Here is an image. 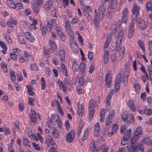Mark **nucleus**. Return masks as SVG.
I'll use <instances>...</instances> for the list:
<instances>
[{
  "label": "nucleus",
  "mask_w": 152,
  "mask_h": 152,
  "mask_svg": "<svg viewBox=\"0 0 152 152\" xmlns=\"http://www.w3.org/2000/svg\"><path fill=\"white\" fill-rule=\"evenodd\" d=\"M124 35V31L123 30H121L118 34L116 42L115 50L118 51L121 58L122 59L124 56L125 48L124 46L121 47V45L122 40Z\"/></svg>",
  "instance_id": "obj_1"
},
{
  "label": "nucleus",
  "mask_w": 152,
  "mask_h": 152,
  "mask_svg": "<svg viewBox=\"0 0 152 152\" xmlns=\"http://www.w3.org/2000/svg\"><path fill=\"white\" fill-rule=\"evenodd\" d=\"M130 67L129 66L126 65L124 70H121L118 73L116 78L115 80L118 82L123 81V84L126 86L127 83V77L129 75Z\"/></svg>",
  "instance_id": "obj_2"
},
{
  "label": "nucleus",
  "mask_w": 152,
  "mask_h": 152,
  "mask_svg": "<svg viewBox=\"0 0 152 152\" xmlns=\"http://www.w3.org/2000/svg\"><path fill=\"white\" fill-rule=\"evenodd\" d=\"M56 25L55 19H53L47 21L46 26H40V29L42 31V35L44 36L46 35V32H50L51 31L53 26H56Z\"/></svg>",
  "instance_id": "obj_3"
},
{
  "label": "nucleus",
  "mask_w": 152,
  "mask_h": 152,
  "mask_svg": "<svg viewBox=\"0 0 152 152\" xmlns=\"http://www.w3.org/2000/svg\"><path fill=\"white\" fill-rule=\"evenodd\" d=\"M97 104L96 102L93 99H91L89 102V120H91L93 118L94 113V107L97 106Z\"/></svg>",
  "instance_id": "obj_4"
},
{
  "label": "nucleus",
  "mask_w": 152,
  "mask_h": 152,
  "mask_svg": "<svg viewBox=\"0 0 152 152\" xmlns=\"http://www.w3.org/2000/svg\"><path fill=\"white\" fill-rule=\"evenodd\" d=\"M142 133V129L140 126H138L135 129L134 132V137H132L130 139L131 142L132 144H134L136 143L137 141L136 140L137 138V137L138 135H141Z\"/></svg>",
  "instance_id": "obj_5"
},
{
  "label": "nucleus",
  "mask_w": 152,
  "mask_h": 152,
  "mask_svg": "<svg viewBox=\"0 0 152 152\" xmlns=\"http://www.w3.org/2000/svg\"><path fill=\"white\" fill-rule=\"evenodd\" d=\"M117 1L116 0H112L109 4L107 12L110 15L111 14L112 9H115L117 6Z\"/></svg>",
  "instance_id": "obj_6"
},
{
  "label": "nucleus",
  "mask_w": 152,
  "mask_h": 152,
  "mask_svg": "<svg viewBox=\"0 0 152 152\" xmlns=\"http://www.w3.org/2000/svg\"><path fill=\"white\" fill-rule=\"evenodd\" d=\"M75 135V132L74 130L71 131L68 133L66 136V141L69 143L72 142L74 140Z\"/></svg>",
  "instance_id": "obj_7"
},
{
  "label": "nucleus",
  "mask_w": 152,
  "mask_h": 152,
  "mask_svg": "<svg viewBox=\"0 0 152 152\" xmlns=\"http://www.w3.org/2000/svg\"><path fill=\"white\" fill-rule=\"evenodd\" d=\"M136 24L142 30L145 29L147 27L146 22L145 20L139 18L137 20Z\"/></svg>",
  "instance_id": "obj_8"
},
{
  "label": "nucleus",
  "mask_w": 152,
  "mask_h": 152,
  "mask_svg": "<svg viewBox=\"0 0 152 152\" xmlns=\"http://www.w3.org/2000/svg\"><path fill=\"white\" fill-rule=\"evenodd\" d=\"M32 116L30 117L31 121L33 122H35L37 120L40 121V118L39 115L36 113V111L34 110H31Z\"/></svg>",
  "instance_id": "obj_9"
},
{
  "label": "nucleus",
  "mask_w": 152,
  "mask_h": 152,
  "mask_svg": "<svg viewBox=\"0 0 152 152\" xmlns=\"http://www.w3.org/2000/svg\"><path fill=\"white\" fill-rule=\"evenodd\" d=\"M106 10V7L103 5H101L99 8V21H101L104 15V12Z\"/></svg>",
  "instance_id": "obj_10"
},
{
  "label": "nucleus",
  "mask_w": 152,
  "mask_h": 152,
  "mask_svg": "<svg viewBox=\"0 0 152 152\" xmlns=\"http://www.w3.org/2000/svg\"><path fill=\"white\" fill-rule=\"evenodd\" d=\"M140 7L136 3L134 4L133 8L132 9V12L133 14L135 15L136 17L137 18V17L140 14Z\"/></svg>",
  "instance_id": "obj_11"
},
{
  "label": "nucleus",
  "mask_w": 152,
  "mask_h": 152,
  "mask_svg": "<svg viewBox=\"0 0 152 152\" xmlns=\"http://www.w3.org/2000/svg\"><path fill=\"white\" fill-rule=\"evenodd\" d=\"M45 142L47 144L48 147H50V145H52L54 144H56L52 137L49 135H47Z\"/></svg>",
  "instance_id": "obj_12"
},
{
  "label": "nucleus",
  "mask_w": 152,
  "mask_h": 152,
  "mask_svg": "<svg viewBox=\"0 0 152 152\" xmlns=\"http://www.w3.org/2000/svg\"><path fill=\"white\" fill-rule=\"evenodd\" d=\"M122 22L126 23V22L129 17L127 9L126 8L124 9L122 12Z\"/></svg>",
  "instance_id": "obj_13"
},
{
  "label": "nucleus",
  "mask_w": 152,
  "mask_h": 152,
  "mask_svg": "<svg viewBox=\"0 0 152 152\" xmlns=\"http://www.w3.org/2000/svg\"><path fill=\"white\" fill-rule=\"evenodd\" d=\"M53 4V1L49 0L47 1L44 6V10L46 11L47 12L50 11Z\"/></svg>",
  "instance_id": "obj_14"
},
{
  "label": "nucleus",
  "mask_w": 152,
  "mask_h": 152,
  "mask_svg": "<svg viewBox=\"0 0 152 152\" xmlns=\"http://www.w3.org/2000/svg\"><path fill=\"white\" fill-rule=\"evenodd\" d=\"M106 86L107 87H109L112 81L111 77L110 75L107 74L105 76Z\"/></svg>",
  "instance_id": "obj_15"
},
{
  "label": "nucleus",
  "mask_w": 152,
  "mask_h": 152,
  "mask_svg": "<svg viewBox=\"0 0 152 152\" xmlns=\"http://www.w3.org/2000/svg\"><path fill=\"white\" fill-rule=\"evenodd\" d=\"M80 72L83 73V75H85V69L86 67V65L85 63L80 62L78 67Z\"/></svg>",
  "instance_id": "obj_16"
},
{
  "label": "nucleus",
  "mask_w": 152,
  "mask_h": 152,
  "mask_svg": "<svg viewBox=\"0 0 152 152\" xmlns=\"http://www.w3.org/2000/svg\"><path fill=\"white\" fill-rule=\"evenodd\" d=\"M131 129H128L124 134L123 138H125L126 140H128L131 136Z\"/></svg>",
  "instance_id": "obj_17"
},
{
  "label": "nucleus",
  "mask_w": 152,
  "mask_h": 152,
  "mask_svg": "<svg viewBox=\"0 0 152 152\" xmlns=\"http://www.w3.org/2000/svg\"><path fill=\"white\" fill-rule=\"evenodd\" d=\"M134 121V115L132 113H131L129 115L127 120L125 121V122L127 124H130L131 123L133 124Z\"/></svg>",
  "instance_id": "obj_18"
},
{
  "label": "nucleus",
  "mask_w": 152,
  "mask_h": 152,
  "mask_svg": "<svg viewBox=\"0 0 152 152\" xmlns=\"http://www.w3.org/2000/svg\"><path fill=\"white\" fill-rule=\"evenodd\" d=\"M137 21L136 18H134L133 20L132 21V23L129 27V31L134 32V24Z\"/></svg>",
  "instance_id": "obj_19"
},
{
  "label": "nucleus",
  "mask_w": 152,
  "mask_h": 152,
  "mask_svg": "<svg viewBox=\"0 0 152 152\" xmlns=\"http://www.w3.org/2000/svg\"><path fill=\"white\" fill-rule=\"evenodd\" d=\"M117 25L115 23L112 24L110 29V34H115L117 31Z\"/></svg>",
  "instance_id": "obj_20"
},
{
  "label": "nucleus",
  "mask_w": 152,
  "mask_h": 152,
  "mask_svg": "<svg viewBox=\"0 0 152 152\" xmlns=\"http://www.w3.org/2000/svg\"><path fill=\"white\" fill-rule=\"evenodd\" d=\"M49 44L50 46V48H49L50 52V50L52 51L56 49L57 46L55 43L50 40L49 41Z\"/></svg>",
  "instance_id": "obj_21"
},
{
  "label": "nucleus",
  "mask_w": 152,
  "mask_h": 152,
  "mask_svg": "<svg viewBox=\"0 0 152 152\" xmlns=\"http://www.w3.org/2000/svg\"><path fill=\"white\" fill-rule=\"evenodd\" d=\"M7 4L10 8H16V5L12 0H7Z\"/></svg>",
  "instance_id": "obj_22"
},
{
  "label": "nucleus",
  "mask_w": 152,
  "mask_h": 152,
  "mask_svg": "<svg viewBox=\"0 0 152 152\" xmlns=\"http://www.w3.org/2000/svg\"><path fill=\"white\" fill-rule=\"evenodd\" d=\"M128 103L129 107L132 110V111L135 112L136 110V108L133 101L132 100H129L128 101Z\"/></svg>",
  "instance_id": "obj_23"
},
{
  "label": "nucleus",
  "mask_w": 152,
  "mask_h": 152,
  "mask_svg": "<svg viewBox=\"0 0 152 152\" xmlns=\"http://www.w3.org/2000/svg\"><path fill=\"white\" fill-rule=\"evenodd\" d=\"M53 136L55 138H58L59 136L58 131L55 128H53L52 130Z\"/></svg>",
  "instance_id": "obj_24"
},
{
  "label": "nucleus",
  "mask_w": 152,
  "mask_h": 152,
  "mask_svg": "<svg viewBox=\"0 0 152 152\" xmlns=\"http://www.w3.org/2000/svg\"><path fill=\"white\" fill-rule=\"evenodd\" d=\"M64 83L66 87L68 88L70 91L72 89V86L69 80V79L67 78H66L64 80Z\"/></svg>",
  "instance_id": "obj_25"
},
{
  "label": "nucleus",
  "mask_w": 152,
  "mask_h": 152,
  "mask_svg": "<svg viewBox=\"0 0 152 152\" xmlns=\"http://www.w3.org/2000/svg\"><path fill=\"white\" fill-rule=\"evenodd\" d=\"M109 57V53L107 52H104V63L106 64L107 63Z\"/></svg>",
  "instance_id": "obj_26"
},
{
  "label": "nucleus",
  "mask_w": 152,
  "mask_h": 152,
  "mask_svg": "<svg viewBox=\"0 0 152 152\" xmlns=\"http://www.w3.org/2000/svg\"><path fill=\"white\" fill-rule=\"evenodd\" d=\"M38 4H33L32 5V9L34 12L36 14H37L39 10V6Z\"/></svg>",
  "instance_id": "obj_27"
},
{
  "label": "nucleus",
  "mask_w": 152,
  "mask_h": 152,
  "mask_svg": "<svg viewBox=\"0 0 152 152\" xmlns=\"http://www.w3.org/2000/svg\"><path fill=\"white\" fill-rule=\"evenodd\" d=\"M59 55L61 56L60 59L61 62H64L65 59V52L64 50H61L59 52Z\"/></svg>",
  "instance_id": "obj_28"
},
{
  "label": "nucleus",
  "mask_w": 152,
  "mask_h": 152,
  "mask_svg": "<svg viewBox=\"0 0 152 152\" xmlns=\"http://www.w3.org/2000/svg\"><path fill=\"white\" fill-rule=\"evenodd\" d=\"M88 129L87 128H86L83 134L82 137V140L83 141L86 139L88 138Z\"/></svg>",
  "instance_id": "obj_29"
},
{
  "label": "nucleus",
  "mask_w": 152,
  "mask_h": 152,
  "mask_svg": "<svg viewBox=\"0 0 152 152\" xmlns=\"http://www.w3.org/2000/svg\"><path fill=\"white\" fill-rule=\"evenodd\" d=\"M143 142L147 145L151 146L152 145V141L148 137H145L143 139Z\"/></svg>",
  "instance_id": "obj_30"
},
{
  "label": "nucleus",
  "mask_w": 152,
  "mask_h": 152,
  "mask_svg": "<svg viewBox=\"0 0 152 152\" xmlns=\"http://www.w3.org/2000/svg\"><path fill=\"white\" fill-rule=\"evenodd\" d=\"M57 33L58 36L63 41H64L66 39V37L61 30L57 31Z\"/></svg>",
  "instance_id": "obj_31"
},
{
  "label": "nucleus",
  "mask_w": 152,
  "mask_h": 152,
  "mask_svg": "<svg viewBox=\"0 0 152 152\" xmlns=\"http://www.w3.org/2000/svg\"><path fill=\"white\" fill-rule=\"evenodd\" d=\"M52 146L49 150V152H58L57 151V145L56 144L52 145Z\"/></svg>",
  "instance_id": "obj_32"
},
{
  "label": "nucleus",
  "mask_w": 152,
  "mask_h": 152,
  "mask_svg": "<svg viewBox=\"0 0 152 152\" xmlns=\"http://www.w3.org/2000/svg\"><path fill=\"white\" fill-rule=\"evenodd\" d=\"M84 113V104H83L81 105V108H78V113L79 115L80 114H81V116H82L83 115Z\"/></svg>",
  "instance_id": "obj_33"
},
{
  "label": "nucleus",
  "mask_w": 152,
  "mask_h": 152,
  "mask_svg": "<svg viewBox=\"0 0 152 152\" xmlns=\"http://www.w3.org/2000/svg\"><path fill=\"white\" fill-rule=\"evenodd\" d=\"M137 43L139 46L141 48L142 50L144 52L145 49L143 41L141 40H139L138 41Z\"/></svg>",
  "instance_id": "obj_34"
},
{
  "label": "nucleus",
  "mask_w": 152,
  "mask_h": 152,
  "mask_svg": "<svg viewBox=\"0 0 152 152\" xmlns=\"http://www.w3.org/2000/svg\"><path fill=\"white\" fill-rule=\"evenodd\" d=\"M57 107L58 110L59 112L62 115H64V112L62 110V107L61 106L59 102H57Z\"/></svg>",
  "instance_id": "obj_35"
},
{
  "label": "nucleus",
  "mask_w": 152,
  "mask_h": 152,
  "mask_svg": "<svg viewBox=\"0 0 152 152\" xmlns=\"http://www.w3.org/2000/svg\"><path fill=\"white\" fill-rule=\"evenodd\" d=\"M112 118V115L111 114H109L108 117L106 119V125H109L111 122V120Z\"/></svg>",
  "instance_id": "obj_36"
},
{
  "label": "nucleus",
  "mask_w": 152,
  "mask_h": 152,
  "mask_svg": "<svg viewBox=\"0 0 152 152\" xmlns=\"http://www.w3.org/2000/svg\"><path fill=\"white\" fill-rule=\"evenodd\" d=\"M137 147L134 145L130 146L128 148V152H134L137 150Z\"/></svg>",
  "instance_id": "obj_37"
},
{
  "label": "nucleus",
  "mask_w": 152,
  "mask_h": 152,
  "mask_svg": "<svg viewBox=\"0 0 152 152\" xmlns=\"http://www.w3.org/2000/svg\"><path fill=\"white\" fill-rule=\"evenodd\" d=\"M41 86H42V89L44 90L45 89L46 85L45 82L44 78L43 77H42L41 78Z\"/></svg>",
  "instance_id": "obj_38"
},
{
  "label": "nucleus",
  "mask_w": 152,
  "mask_h": 152,
  "mask_svg": "<svg viewBox=\"0 0 152 152\" xmlns=\"http://www.w3.org/2000/svg\"><path fill=\"white\" fill-rule=\"evenodd\" d=\"M116 54L115 53H112L111 55V61L113 62H115V63H114V65L116 64Z\"/></svg>",
  "instance_id": "obj_39"
},
{
  "label": "nucleus",
  "mask_w": 152,
  "mask_h": 152,
  "mask_svg": "<svg viewBox=\"0 0 152 152\" xmlns=\"http://www.w3.org/2000/svg\"><path fill=\"white\" fill-rule=\"evenodd\" d=\"M56 118H57L56 120V122H58V126L59 128L61 129L62 128V125L61 119L58 116H57Z\"/></svg>",
  "instance_id": "obj_40"
},
{
  "label": "nucleus",
  "mask_w": 152,
  "mask_h": 152,
  "mask_svg": "<svg viewBox=\"0 0 152 152\" xmlns=\"http://www.w3.org/2000/svg\"><path fill=\"white\" fill-rule=\"evenodd\" d=\"M71 48L72 50H75L76 48H77L78 46L77 45L76 42L74 41L73 42V44L70 43Z\"/></svg>",
  "instance_id": "obj_41"
},
{
  "label": "nucleus",
  "mask_w": 152,
  "mask_h": 152,
  "mask_svg": "<svg viewBox=\"0 0 152 152\" xmlns=\"http://www.w3.org/2000/svg\"><path fill=\"white\" fill-rule=\"evenodd\" d=\"M18 41L20 43L22 44H25V41L24 40L23 38L22 35H18Z\"/></svg>",
  "instance_id": "obj_42"
},
{
  "label": "nucleus",
  "mask_w": 152,
  "mask_h": 152,
  "mask_svg": "<svg viewBox=\"0 0 152 152\" xmlns=\"http://www.w3.org/2000/svg\"><path fill=\"white\" fill-rule=\"evenodd\" d=\"M121 83L118 82L117 81L115 80V84L114 88L115 89V92H117L118 91L120 88V83Z\"/></svg>",
  "instance_id": "obj_43"
},
{
  "label": "nucleus",
  "mask_w": 152,
  "mask_h": 152,
  "mask_svg": "<svg viewBox=\"0 0 152 152\" xmlns=\"http://www.w3.org/2000/svg\"><path fill=\"white\" fill-rule=\"evenodd\" d=\"M1 66L2 68L3 69V71L5 72H7L8 71L7 68V65L5 63L2 62L1 64Z\"/></svg>",
  "instance_id": "obj_44"
},
{
  "label": "nucleus",
  "mask_w": 152,
  "mask_h": 152,
  "mask_svg": "<svg viewBox=\"0 0 152 152\" xmlns=\"http://www.w3.org/2000/svg\"><path fill=\"white\" fill-rule=\"evenodd\" d=\"M23 143L25 145H26L28 148H29L30 147V144L28 140L27 139H23Z\"/></svg>",
  "instance_id": "obj_45"
},
{
  "label": "nucleus",
  "mask_w": 152,
  "mask_h": 152,
  "mask_svg": "<svg viewBox=\"0 0 152 152\" xmlns=\"http://www.w3.org/2000/svg\"><path fill=\"white\" fill-rule=\"evenodd\" d=\"M144 114L147 115H150L152 114V110L151 109H145L144 111Z\"/></svg>",
  "instance_id": "obj_46"
},
{
  "label": "nucleus",
  "mask_w": 152,
  "mask_h": 152,
  "mask_svg": "<svg viewBox=\"0 0 152 152\" xmlns=\"http://www.w3.org/2000/svg\"><path fill=\"white\" fill-rule=\"evenodd\" d=\"M90 148L93 152H98L99 150L95 146L94 144H93L92 145L90 146Z\"/></svg>",
  "instance_id": "obj_47"
},
{
  "label": "nucleus",
  "mask_w": 152,
  "mask_h": 152,
  "mask_svg": "<svg viewBox=\"0 0 152 152\" xmlns=\"http://www.w3.org/2000/svg\"><path fill=\"white\" fill-rule=\"evenodd\" d=\"M129 116V115L125 113H123L121 115V117L124 122L127 120V118H128Z\"/></svg>",
  "instance_id": "obj_48"
},
{
  "label": "nucleus",
  "mask_w": 152,
  "mask_h": 152,
  "mask_svg": "<svg viewBox=\"0 0 152 152\" xmlns=\"http://www.w3.org/2000/svg\"><path fill=\"white\" fill-rule=\"evenodd\" d=\"M0 45L5 51L7 50V47L6 44L2 41H0Z\"/></svg>",
  "instance_id": "obj_49"
},
{
  "label": "nucleus",
  "mask_w": 152,
  "mask_h": 152,
  "mask_svg": "<svg viewBox=\"0 0 152 152\" xmlns=\"http://www.w3.org/2000/svg\"><path fill=\"white\" fill-rule=\"evenodd\" d=\"M79 66L76 62L74 61L73 62L72 65V68L73 70H76Z\"/></svg>",
  "instance_id": "obj_50"
},
{
  "label": "nucleus",
  "mask_w": 152,
  "mask_h": 152,
  "mask_svg": "<svg viewBox=\"0 0 152 152\" xmlns=\"http://www.w3.org/2000/svg\"><path fill=\"white\" fill-rule=\"evenodd\" d=\"M118 129V125L117 124H115L112 126V131L113 133H115Z\"/></svg>",
  "instance_id": "obj_51"
},
{
  "label": "nucleus",
  "mask_w": 152,
  "mask_h": 152,
  "mask_svg": "<svg viewBox=\"0 0 152 152\" xmlns=\"http://www.w3.org/2000/svg\"><path fill=\"white\" fill-rule=\"evenodd\" d=\"M127 128V126L125 124L122 125L121 127L120 133L121 134H123L124 131Z\"/></svg>",
  "instance_id": "obj_52"
},
{
  "label": "nucleus",
  "mask_w": 152,
  "mask_h": 152,
  "mask_svg": "<svg viewBox=\"0 0 152 152\" xmlns=\"http://www.w3.org/2000/svg\"><path fill=\"white\" fill-rule=\"evenodd\" d=\"M79 82L81 86H83L85 82V80L83 77H81L79 79Z\"/></svg>",
  "instance_id": "obj_53"
},
{
  "label": "nucleus",
  "mask_w": 152,
  "mask_h": 152,
  "mask_svg": "<svg viewBox=\"0 0 152 152\" xmlns=\"http://www.w3.org/2000/svg\"><path fill=\"white\" fill-rule=\"evenodd\" d=\"M19 124L16 125L15 126H14V127L12 128V130L14 133L16 131L17 132H18L19 131Z\"/></svg>",
  "instance_id": "obj_54"
},
{
  "label": "nucleus",
  "mask_w": 152,
  "mask_h": 152,
  "mask_svg": "<svg viewBox=\"0 0 152 152\" xmlns=\"http://www.w3.org/2000/svg\"><path fill=\"white\" fill-rule=\"evenodd\" d=\"M76 91L77 94H82L83 93V90L81 88L79 87H77L76 89Z\"/></svg>",
  "instance_id": "obj_55"
},
{
  "label": "nucleus",
  "mask_w": 152,
  "mask_h": 152,
  "mask_svg": "<svg viewBox=\"0 0 152 152\" xmlns=\"http://www.w3.org/2000/svg\"><path fill=\"white\" fill-rule=\"evenodd\" d=\"M146 7L148 11H149L151 10L152 7L151 3L150 2H147Z\"/></svg>",
  "instance_id": "obj_56"
},
{
  "label": "nucleus",
  "mask_w": 152,
  "mask_h": 152,
  "mask_svg": "<svg viewBox=\"0 0 152 152\" xmlns=\"http://www.w3.org/2000/svg\"><path fill=\"white\" fill-rule=\"evenodd\" d=\"M67 34H69L70 37L72 39V41H73L74 39V34L72 30L67 31Z\"/></svg>",
  "instance_id": "obj_57"
},
{
  "label": "nucleus",
  "mask_w": 152,
  "mask_h": 152,
  "mask_svg": "<svg viewBox=\"0 0 152 152\" xmlns=\"http://www.w3.org/2000/svg\"><path fill=\"white\" fill-rule=\"evenodd\" d=\"M17 76L18 79L17 80L18 82L21 81L23 80V77L21 74L20 73H18L17 74Z\"/></svg>",
  "instance_id": "obj_58"
},
{
  "label": "nucleus",
  "mask_w": 152,
  "mask_h": 152,
  "mask_svg": "<svg viewBox=\"0 0 152 152\" xmlns=\"http://www.w3.org/2000/svg\"><path fill=\"white\" fill-rule=\"evenodd\" d=\"M28 100L29 101L28 102V104L31 106H33L34 104L33 102L34 101V99H32L31 97H29Z\"/></svg>",
  "instance_id": "obj_59"
},
{
  "label": "nucleus",
  "mask_w": 152,
  "mask_h": 152,
  "mask_svg": "<svg viewBox=\"0 0 152 152\" xmlns=\"http://www.w3.org/2000/svg\"><path fill=\"white\" fill-rule=\"evenodd\" d=\"M112 35L111 34H108L106 38L105 42L109 43L111 40Z\"/></svg>",
  "instance_id": "obj_60"
},
{
  "label": "nucleus",
  "mask_w": 152,
  "mask_h": 152,
  "mask_svg": "<svg viewBox=\"0 0 152 152\" xmlns=\"http://www.w3.org/2000/svg\"><path fill=\"white\" fill-rule=\"evenodd\" d=\"M32 145L35 149L38 150H40V147L39 146L36 142H33L32 143Z\"/></svg>",
  "instance_id": "obj_61"
},
{
  "label": "nucleus",
  "mask_w": 152,
  "mask_h": 152,
  "mask_svg": "<svg viewBox=\"0 0 152 152\" xmlns=\"http://www.w3.org/2000/svg\"><path fill=\"white\" fill-rule=\"evenodd\" d=\"M99 123L98 122L95 125L94 128V131H96V132H99Z\"/></svg>",
  "instance_id": "obj_62"
},
{
  "label": "nucleus",
  "mask_w": 152,
  "mask_h": 152,
  "mask_svg": "<svg viewBox=\"0 0 152 152\" xmlns=\"http://www.w3.org/2000/svg\"><path fill=\"white\" fill-rule=\"evenodd\" d=\"M5 38L9 42L11 43H12V40L10 37L8 35H6L5 37Z\"/></svg>",
  "instance_id": "obj_63"
},
{
  "label": "nucleus",
  "mask_w": 152,
  "mask_h": 152,
  "mask_svg": "<svg viewBox=\"0 0 152 152\" xmlns=\"http://www.w3.org/2000/svg\"><path fill=\"white\" fill-rule=\"evenodd\" d=\"M148 49L150 51H152V41H148Z\"/></svg>",
  "instance_id": "obj_64"
}]
</instances>
